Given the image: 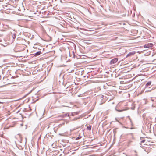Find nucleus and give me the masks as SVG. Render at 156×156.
I'll use <instances>...</instances> for the list:
<instances>
[{"instance_id": "nucleus-4", "label": "nucleus", "mask_w": 156, "mask_h": 156, "mask_svg": "<svg viewBox=\"0 0 156 156\" xmlns=\"http://www.w3.org/2000/svg\"><path fill=\"white\" fill-rule=\"evenodd\" d=\"M151 84V81H149L148 82L147 84L146 85V86L147 87H148L149 86H150Z\"/></svg>"}, {"instance_id": "nucleus-10", "label": "nucleus", "mask_w": 156, "mask_h": 156, "mask_svg": "<svg viewBox=\"0 0 156 156\" xmlns=\"http://www.w3.org/2000/svg\"><path fill=\"white\" fill-rule=\"evenodd\" d=\"M13 37L14 38H15V35H13Z\"/></svg>"}, {"instance_id": "nucleus-7", "label": "nucleus", "mask_w": 156, "mask_h": 156, "mask_svg": "<svg viewBox=\"0 0 156 156\" xmlns=\"http://www.w3.org/2000/svg\"><path fill=\"white\" fill-rule=\"evenodd\" d=\"M40 52H38L35 54V55H39L40 54Z\"/></svg>"}, {"instance_id": "nucleus-1", "label": "nucleus", "mask_w": 156, "mask_h": 156, "mask_svg": "<svg viewBox=\"0 0 156 156\" xmlns=\"http://www.w3.org/2000/svg\"><path fill=\"white\" fill-rule=\"evenodd\" d=\"M118 60L117 58H114L111 60L110 63V64H113L116 62Z\"/></svg>"}, {"instance_id": "nucleus-2", "label": "nucleus", "mask_w": 156, "mask_h": 156, "mask_svg": "<svg viewBox=\"0 0 156 156\" xmlns=\"http://www.w3.org/2000/svg\"><path fill=\"white\" fill-rule=\"evenodd\" d=\"M153 44L151 43L147 44L144 45V48H150L152 46Z\"/></svg>"}, {"instance_id": "nucleus-3", "label": "nucleus", "mask_w": 156, "mask_h": 156, "mask_svg": "<svg viewBox=\"0 0 156 156\" xmlns=\"http://www.w3.org/2000/svg\"><path fill=\"white\" fill-rule=\"evenodd\" d=\"M135 54V52H129V53L128 54V55H127L126 56V57H128V56L133 55H134Z\"/></svg>"}, {"instance_id": "nucleus-6", "label": "nucleus", "mask_w": 156, "mask_h": 156, "mask_svg": "<svg viewBox=\"0 0 156 156\" xmlns=\"http://www.w3.org/2000/svg\"><path fill=\"white\" fill-rule=\"evenodd\" d=\"M81 106L80 105H75L74 106V107H78V108H81Z\"/></svg>"}, {"instance_id": "nucleus-8", "label": "nucleus", "mask_w": 156, "mask_h": 156, "mask_svg": "<svg viewBox=\"0 0 156 156\" xmlns=\"http://www.w3.org/2000/svg\"><path fill=\"white\" fill-rule=\"evenodd\" d=\"M82 111V110L80 109L78 112H76L77 114H78L79 112H81Z\"/></svg>"}, {"instance_id": "nucleus-11", "label": "nucleus", "mask_w": 156, "mask_h": 156, "mask_svg": "<svg viewBox=\"0 0 156 156\" xmlns=\"http://www.w3.org/2000/svg\"><path fill=\"white\" fill-rule=\"evenodd\" d=\"M145 141V140H143L142 141V142H144Z\"/></svg>"}, {"instance_id": "nucleus-9", "label": "nucleus", "mask_w": 156, "mask_h": 156, "mask_svg": "<svg viewBox=\"0 0 156 156\" xmlns=\"http://www.w3.org/2000/svg\"><path fill=\"white\" fill-rule=\"evenodd\" d=\"M81 138V136L78 137H77L76 138V139H80Z\"/></svg>"}, {"instance_id": "nucleus-5", "label": "nucleus", "mask_w": 156, "mask_h": 156, "mask_svg": "<svg viewBox=\"0 0 156 156\" xmlns=\"http://www.w3.org/2000/svg\"><path fill=\"white\" fill-rule=\"evenodd\" d=\"M91 128V126L90 125H89L87 127V129L88 130H90Z\"/></svg>"}]
</instances>
